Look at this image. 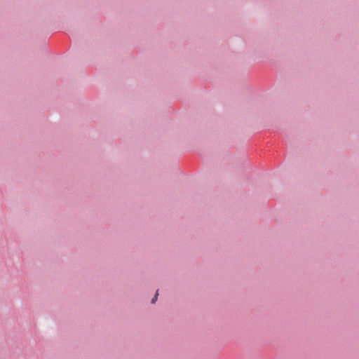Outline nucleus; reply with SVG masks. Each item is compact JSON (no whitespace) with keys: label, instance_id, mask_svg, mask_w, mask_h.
I'll use <instances>...</instances> for the list:
<instances>
[{"label":"nucleus","instance_id":"obj_1","mask_svg":"<svg viewBox=\"0 0 359 359\" xmlns=\"http://www.w3.org/2000/svg\"><path fill=\"white\" fill-rule=\"evenodd\" d=\"M158 291H157V292H156V294H155V296H154V298L152 299V300H151V303H152V304H154V303L156 302L157 298H158Z\"/></svg>","mask_w":359,"mask_h":359}]
</instances>
